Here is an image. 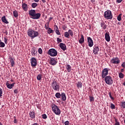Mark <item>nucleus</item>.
Instances as JSON below:
<instances>
[{
	"mask_svg": "<svg viewBox=\"0 0 125 125\" xmlns=\"http://www.w3.org/2000/svg\"><path fill=\"white\" fill-rule=\"evenodd\" d=\"M27 34L29 37L31 38L32 40H33V39H35L36 37H39V32L38 31H35L31 28L28 30Z\"/></svg>",
	"mask_w": 125,
	"mask_h": 125,
	"instance_id": "f257e3e1",
	"label": "nucleus"
},
{
	"mask_svg": "<svg viewBox=\"0 0 125 125\" xmlns=\"http://www.w3.org/2000/svg\"><path fill=\"white\" fill-rule=\"evenodd\" d=\"M51 107L53 113H54L55 115H57L58 116H60V115H61V110H60V109H59L58 106L56 105L55 104H52Z\"/></svg>",
	"mask_w": 125,
	"mask_h": 125,
	"instance_id": "f03ea898",
	"label": "nucleus"
},
{
	"mask_svg": "<svg viewBox=\"0 0 125 125\" xmlns=\"http://www.w3.org/2000/svg\"><path fill=\"white\" fill-rule=\"evenodd\" d=\"M104 16L105 19H107L108 20H112L113 19V15L110 10H107L104 12Z\"/></svg>",
	"mask_w": 125,
	"mask_h": 125,
	"instance_id": "7ed1b4c3",
	"label": "nucleus"
},
{
	"mask_svg": "<svg viewBox=\"0 0 125 125\" xmlns=\"http://www.w3.org/2000/svg\"><path fill=\"white\" fill-rule=\"evenodd\" d=\"M51 87L53 89V90L57 91L58 90H59L60 85L58 84V83H57L56 81L53 80L51 83Z\"/></svg>",
	"mask_w": 125,
	"mask_h": 125,
	"instance_id": "20e7f679",
	"label": "nucleus"
},
{
	"mask_svg": "<svg viewBox=\"0 0 125 125\" xmlns=\"http://www.w3.org/2000/svg\"><path fill=\"white\" fill-rule=\"evenodd\" d=\"M57 51L55 50V49H50L47 52V54L48 55H50V56H51L52 57H54L57 55Z\"/></svg>",
	"mask_w": 125,
	"mask_h": 125,
	"instance_id": "39448f33",
	"label": "nucleus"
},
{
	"mask_svg": "<svg viewBox=\"0 0 125 125\" xmlns=\"http://www.w3.org/2000/svg\"><path fill=\"white\" fill-rule=\"evenodd\" d=\"M104 81L106 84H112L113 83V78L110 76L104 77Z\"/></svg>",
	"mask_w": 125,
	"mask_h": 125,
	"instance_id": "423d86ee",
	"label": "nucleus"
},
{
	"mask_svg": "<svg viewBox=\"0 0 125 125\" xmlns=\"http://www.w3.org/2000/svg\"><path fill=\"white\" fill-rule=\"evenodd\" d=\"M109 72V69L108 68H104L102 72V78L104 79L108 75V73Z\"/></svg>",
	"mask_w": 125,
	"mask_h": 125,
	"instance_id": "0eeeda50",
	"label": "nucleus"
},
{
	"mask_svg": "<svg viewBox=\"0 0 125 125\" xmlns=\"http://www.w3.org/2000/svg\"><path fill=\"white\" fill-rule=\"evenodd\" d=\"M110 62L112 64H119L120 61V59H119V58L116 57L115 58H112L111 59Z\"/></svg>",
	"mask_w": 125,
	"mask_h": 125,
	"instance_id": "6e6552de",
	"label": "nucleus"
},
{
	"mask_svg": "<svg viewBox=\"0 0 125 125\" xmlns=\"http://www.w3.org/2000/svg\"><path fill=\"white\" fill-rule=\"evenodd\" d=\"M31 64L32 67H36L37 65H38V62L37 61V59L35 58H32L31 59Z\"/></svg>",
	"mask_w": 125,
	"mask_h": 125,
	"instance_id": "1a4fd4ad",
	"label": "nucleus"
},
{
	"mask_svg": "<svg viewBox=\"0 0 125 125\" xmlns=\"http://www.w3.org/2000/svg\"><path fill=\"white\" fill-rule=\"evenodd\" d=\"M50 65H52V66H54L55 65H56L57 64V61H56V60L55 58H51L50 60Z\"/></svg>",
	"mask_w": 125,
	"mask_h": 125,
	"instance_id": "9d476101",
	"label": "nucleus"
},
{
	"mask_svg": "<svg viewBox=\"0 0 125 125\" xmlns=\"http://www.w3.org/2000/svg\"><path fill=\"white\" fill-rule=\"evenodd\" d=\"M87 42L88 46L90 47H92V46H93V41H92V39H91V38L87 37Z\"/></svg>",
	"mask_w": 125,
	"mask_h": 125,
	"instance_id": "9b49d317",
	"label": "nucleus"
},
{
	"mask_svg": "<svg viewBox=\"0 0 125 125\" xmlns=\"http://www.w3.org/2000/svg\"><path fill=\"white\" fill-rule=\"evenodd\" d=\"M60 47L63 50V51H65V50H67V48L66 47V44H65L63 43H60Z\"/></svg>",
	"mask_w": 125,
	"mask_h": 125,
	"instance_id": "f8f14e48",
	"label": "nucleus"
},
{
	"mask_svg": "<svg viewBox=\"0 0 125 125\" xmlns=\"http://www.w3.org/2000/svg\"><path fill=\"white\" fill-rule=\"evenodd\" d=\"M105 39L106 41V42H110L111 40V39L110 38V34H109V32H106L105 34Z\"/></svg>",
	"mask_w": 125,
	"mask_h": 125,
	"instance_id": "ddd939ff",
	"label": "nucleus"
},
{
	"mask_svg": "<svg viewBox=\"0 0 125 125\" xmlns=\"http://www.w3.org/2000/svg\"><path fill=\"white\" fill-rule=\"evenodd\" d=\"M41 14L40 13H35L34 15V16L32 18V19H40L41 18Z\"/></svg>",
	"mask_w": 125,
	"mask_h": 125,
	"instance_id": "4468645a",
	"label": "nucleus"
},
{
	"mask_svg": "<svg viewBox=\"0 0 125 125\" xmlns=\"http://www.w3.org/2000/svg\"><path fill=\"white\" fill-rule=\"evenodd\" d=\"M29 14L30 16H31L32 18H33L35 14H36V10H29Z\"/></svg>",
	"mask_w": 125,
	"mask_h": 125,
	"instance_id": "2eb2a0df",
	"label": "nucleus"
},
{
	"mask_svg": "<svg viewBox=\"0 0 125 125\" xmlns=\"http://www.w3.org/2000/svg\"><path fill=\"white\" fill-rule=\"evenodd\" d=\"M98 51H99V48L98 46H94L93 53L95 54H98Z\"/></svg>",
	"mask_w": 125,
	"mask_h": 125,
	"instance_id": "dca6fc26",
	"label": "nucleus"
},
{
	"mask_svg": "<svg viewBox=\"0 0 125 125\" xmlns=\"http://www.w3.org/2000/svg\"><path fill=\"white\" fill-rule=\"evenodd\" d=\"M22 9L24 10V11H27L28 10V5L25 3H22Z\"/></svg>",
	"mask_w": 125,
	"mask_h": 125,
	"instance_id": "f3484780",
	"label": "nucleus"
},
{
	"mask_svg": "<svg viewBox=\"0 0 125 125\" xmlns=\"http://www.w3.org/2000/svg\"><path fill=\"white\" fill-rule=\"evenodd\" d=\"M15 84V83H13L9 84L8 83H6V85H7V87L9 88V89H11L13 86H14V85Z\"/></svg>",
	"mask_w": 125,
	"mask_h": 125,
	"instance_id": "a211bd4d",
	"label": "nucleus"
},
{
	"mask_svg": "<svg viewBox=\"0 0 125 125\" xmlns=\"http://www.w3.org/2000/svg\"><path fill=\"white\" fill-rule=\"evenodd\" d=\"M79 43L83 44V42H84V37L83 35H81V38L79 41Z\"/></svg>",
	"mask_w": 125,
	"mask_h": 125,
	"instance_id": "6ab92c4d",
	"label": "nucleus"
},
{
	"mask_svg": "<svg viewBox=\"0 0 125 125\" xmlns=\"http://www.w3.org/2000/svg\"><path fill=\"white\" fill-rule=\"evenodd\" d=\"M29 116L31 119H35L36 118V115L34 111H30L29 112Z\"/></svg>",
	"mask_w": 125,
	"mask_h": 125,
	"instance_id": "aec40b11",
	"label": "nucleus"
},
{
	"mask_svg": "<svg viewBox=\"0 0 125 125\" xmlns=\"http://www.w3.org/2000/svg\"><path fill=\"white\" fill-rule=\"evenodd\" d=\"M61 97H62V101H66V94L64 93H62Z\"/></svg>",
	"mask_w": 125,
	"mask_h": 125,
	"instance_id": "412c9836",
	"label": "nucleus"
},
{
	"mask_svg": "<svg viewBox=\"0 0 125 125\" xmlns=\"http://www.w3.org/2000/svg\"><path fill=\"white\" fill-rule=\"evenodd\" d=\"M101 26L104 30H105V29H107V25L105 24V22L103 21L101 23Z\"/></svg>",
	"mask_w": 125,
	"mask_h": 125,
	"instance_id": "4be33fe9",
	"label": "nucleus"
},
{
	"mask_svg": "<svg viewBox=\"0 0 125 125\" xmlns=\"http://www.w3.org/2000/svg\"><path fill=\"white\" fill-rule=\"evenodd\" d=\"M1 21L3 22V23H5V24H8V21H7V20H6V18H5V16H3L1 18Z\"/></svg>",
	"mask_w": 125,
	"mask_h": 125,
	"instance_id": "5701e85b",
	"label": "nucleus"
},
{
	"mask_svg": "<svg viewBox=\"0 0 125 125\" xmlns=\"http://www.w3.org/2000/svg\"><path fill=\"white\" fill-rule=\"evenodd\" d=\"M66 70L67 71V72H68V73H70V72H71V71L72 70V67H71V65H70V64H67L66 65Z\"/></svg>",
	"mask_w": 125,
	"mask_h": 125,
	"instance_id": "b1692460",
	"label": "nucleus"
},
{
	"mask_svg": "<svg viewBox=\"0 0 125 125\" xmlns=\"http://www.w3.org/2000/svg\"><path fill=\"white\" fill-rule=\"evenodd\" d=\"M31 54L33 56H36V49L35 48L32 49Z\"/></svg>",
	"mask_w": 125,
	"mask_h": 125,
	"instance_id": "393cba45",
	"label": "nucleus"
},
{
	"mask_svg": "<svg viewBox=\"0 0 125 125\" xmlns=\"http://www.w3.org/2000/svg\"><path fill=\"white\" fill-rule=\"evenodd\" d=\"M55 32L57 35H61V34L60 33V32L59 31V29H58V26L56 25Z\"/></svg>",
	"mask_w": 125,
	"mask_h": 125,
	"instance_id": "a878e982",
	"label": "nucleus"
},
{
	"mask_svg": "<svg viewBox=\"0 0 125 125\" xmlns=\"http://www.w3.org/2000/svg\"><path fill=\"white\" fill-rule=\"evenodd\" d=\"M77 85L78 88H82V87L83 86V83L81 82H78L77 83Z\"/></svg>",
	"mask_w": 125,
	"mask_h": 125,
	"instance_id": "bb28decb",
	"label": "nucleus"
},
{
	"mask_svg": "<svg viewBox=\"0 0 125 125\" xmlns=\"http://www.w3.org/2000/svg\"><path fill=\"white\" fill-rule=\"evenodd\" d=\"M10 61L11 62V65L12 67H13L14 66V64H15V62H14V60H13V59L12 58H10Z\"/></svg>",
	"mask_w": 125,
	"mask_h": 125,
	"instance_id": "cd10ccee",
	"label": "nucleus"
},
{
	"mask_svg": "<svg viewBox=\"0 0 125 125\" xmlns=\"http://www.w3.org/2000/svg\"><path fill=\"white\" fill-rule=\"evenodd\" d=\"M13 15L15 18H16V17H18V12H17V11L15 10L13 11Z\"/></svg>",
	"mask_w": 125,
	"mask_h": 125,
	"instance_id": "c85d7f7f",
	"label": "nucleus"
},
{
	"mask_svg": "<svg viewBox=\"0 0 125 125\" xmlns=\"http://www.w3.org/2000/svg\"><path fill=\"white\" fill-rule=\"evenodd\" d=\"M68 33L69 35H70V36H71V37H73L74 36V32H73V31H72V30H68Z\"/></svg>",
	"mask_w": 125,
	"mask_h": 125,
	"instance_id": "c756f323",
	"label": "nucleus"
},
{
	"mask_svg": "<svg viewBox=\"0 0 125 125\" xmlns=\"http://www.w3.org/2000/svg\"><path fill=\"white\" fill-rule=\"evenodd\" d=\"M55 96L56 98H60L61 97V94H60V93L58 92L56 93Z\"/></svg>",
	"mask_w": 125,
	"mask_h": 125,
	"instance_id": "7c9ffc66",
	"label": "nucleus"
},
{
	"mask_svg": "<svg viewBox=\"0 0 125 125\" xmlns=\"http://www.w3.org/2000/svg\"><path fill=\"white\" fill-rule=\"evenodd\" d=\"M47 33L48 34H52V33H53V30L52 29H51V28H49L47 30Z\"/></svg>",
	"mask_w": 125,
	"mask_h": 125,
	"instance_id": "2f4dec72",
	"label": "nucleus"
},
{
	"mask_svg": "<svg viewBox=\"0 0 125 125\" xmlns=\"http://www.w3.org/2000/svg\"><path fill=\"white\" fill-rule=\"evenodd\" d=\"M32 7H33V8H36V7H37V6H38V3H33L31 4Z\"/></svg>",
	"mask_w": 125,
	"mask_h": 125,
	"instance_id": "473e14b6",
	"label": "nucleus"
},
{
	"mask_svg": "<svg viewBox=\"0 0 125 125\" xmlns=\"http://www.w3.org/2000/svg\"><path fill=\"white\" fill-rule=\"evenodd\" d=\"M70 35L69 34V33L68 32H64V37L65 38H67V39H69Z\"/></svg>",
	"mask_w": 125,
	"mask_h": 125,
	"instance_id": "72a5a7b5",
	"label": "nucleus"
},
{
	"mask_svg": "<svg viewBox=\"0 0 125 125\" xmlns=\"http://www.w3.org/2000/svg\"><path fill=\"white\" fill-rule=\"evenodd\" d=\"M118 21H121L122 20V14H120L117 17Z\"/></svg>",
	"mask_w": 125,
	"mask_h": 125,
	"instance_id": "f704fd0d",
	"label": "nucleus"
},
{
	"mask_svg": "<svg viewBox=\"0 0 125 125\" xmlns=\"http://www.w3.org/2000/svg\"><path fill=\"white\" fill-rule=\"evenodd\" d=\"M42 75L41 74H39L37 77V79L38 81H41V80H42Z\"/></svg>",
	"mask_w": 125,
	"mask_h": 125,
	"instance_id": "c9c22d12",
	"label": "nucleus"
},
{
	"mask_svg": "<svg viewBox=\"0 0 125 125\" xmlns=\"http://www.w3.org/2000/svg\"><path fill=\"white\" fill-rule=\"evenodd\" d=\"M119 78H120V79H123L124 77V75L122 72H120L119 74Z\"/></svg>",
	"mask_w": 125,
	"mask_h": 125,
	"instance_id": "e433bc0d",
	"label": "nucleus"
},
{
	"mask_svg": "<svg viewBox=\"0 0 125 125\" xmlns=\"http://www.w3.org/2000/svg\"><path fill=\"white\" fill-rule=\"evenodd\" d=\"M5 46V44L3 42H0V47H4Z\"/></svg>",
	"mask_w": 125,
	"mask_h": 125,
	"instance_id": "4c0bfd02",
	"label": "nucleus"
},
{
	"mask_svg": "<svg viewBox=\"0 0 125 125\" xmlns=\"http://www.w3.org/2000/svg\"><path fill=\"white\" fill-rule=\"evenodd\" d=\"M38 52H39V54H42V48H39Z\"/></svg>",
	"mask_w": 125,
	"mask_h": 125,
	"instance_id": "58836bf2",
	"label": "nucleus"
},
{
	"mask_svg": "<svg viewBox=\"0 0 125 125\" xmlns=\"http://www.w3.org/2000/svg\"><path fill=\"white\" fill-rule=\"evenodd\" d=\"M57 41L58 43H59V42H62V40L59 38H57Z\"/></svg>",
	"mask_w": 125,
	"mask_h": 125,
	"instance_id": "ea45409f",
	"label": "nucleus"
},
{
	"mask_svg": "<svg viewBox=\"0 0 125 125\" xmlns=\"http://www.w3.org/2000/svg\"><path fill=\"white\" fill-rule=\"evenodd\" d=\"M42 119H47V116H46V114H44L42 115Z\"/></svg>",
	"mask_w": 125,
	"mask_h": 125,
	"instance_id": "a19ab883",
	"label": "nucleus"
},
{
	"mask_svg": "<svg viewBox=\"0 0 125 125\" xmlns=\"http://www.w3.org/2000/svg\"><path fill=\"white\" fill-rule=\"evenodd\" d=\"M108 94L109 95V97L112 99V100H114V97H112V93L111 92H109L108 93Z\"/></svg>",
	"mask_w": 125,
	"mask_h": 125,
	"instance_id": "79ce46f5",
	"label": "nucleus"
},
{
	"mask_svg": "<svg viewBox=\"0 0 125 125\" xmlns=\"http://www.w3.org/2000/svg\"><path fill=\"white\" fill-rule=\"evenodd\" d=\"M90 102H92V101H94V98L93 97H89Z\"/></svg>",
	"mask_w": 125,
	"mask_h": 125,
	"instance_id": "37998d69",
	"label": "nucleus"
},
{
	"mask_svg": "<svg viewBox=\"0 0 125 125\" xmlns=\"http://www.w3.org/2000/svg\"><path fill=\"white\" fill-rule=\"evenodd\" d=\"M111 109H115V105L113 104H110Z\"/></svg>",
	"mask_w": 125,
	"mask_h": 125,
	"instance_id": "c03bdc74",
	"label": "nucleus"
},
{
	"mask_svg": "<svg viewBox=\"0 0 125 125\" xmlns=\"http://www.w3.org/2000/svg\"><path fill=\"white\" fill-rule=\"evenodd\" d=\"M4 42L6 44H7V42L8 41V39H7V38H4Z\"/></svg>",
	"mask_w": 125,
	"mask_h": 125,
	"instance_id": "a18cd8bd",
	"label": "nucleus"
},
{
	"mask_svg": "<svg viewBox=\"0 0 125 125\" xmlns=\"http://www.w3.org/2000/svg\"><path fill=\"white\" fill-rule=\"evenodd\" d=\"M2 96V89L0 88V97Z\"/></svg>",
	"mask_w": 125,
	"mask_h": 125,
	"instance_id": "49530a36",
	"label": "nucleus"
},
{
	"mask_svg": "<svg viewBox=\"0 0 125 125\" xmlns=\"http://www.w3.org/2000/svg\"><path fill=\"white\" fill-rule=\"evenodd\" d=\"M122 106L123 108H125V102H123L122 103Z\"/></svg>",
	"mask_w": 125,
	"mask_h": 125,
	"instance_id": "de8ad7c7",
	"label": "nucleus"
},
{
	"mask_svg": "<svg viewBox=\"0 0 125 125\" xmlns=\"http://www.w3.org/2000/svg\"><path fill=\"white\" fill-rule=\"evenodd\" d=\"M64 125H70L69 121H67L64 122Z\"/></svg>",
	"mask_w": 125,
	"mask_h": 125,
	"instance_id": "09e8293b",
	"label": "nucleus"
},
{
	"mask_svg": "<svg viewBox=\"0 0 125 125\" xmlns=\"http://www.w3.org/2000/svg\"><path fill=\"white\" fill-rule=\"evenodd\" d=\"M49 24V23H48L47 25H46V24H45V28L46 30H48V29H49V28H48Z\"/></svg>",
	"mask_w": 125,
	"mask_h": 125,
	"instance_id": "8fccbe9b",
	"label": "nucleus"
},
{
	"mask_svg": "<svg viewBox=\"0 0 125 125\" xmlns=\"http://www.w3.org/2000/svg\"><path fill=\"white\" fill-rule=\"evenodd\" d=\"M14 93H15L16 94H17L18 93V89H16L14 90Z\"/></svg>",
	"mask_w": 125,
	"mask_h": 125,
	"instance_id": "3c124183",
	"label": "nucleus"
},
{
	"mask_svg": "<svg viewBox=\"0 0 125 125\" xmlns=\"http://www.w3.org/2000/svg\"><path fill=\"white\" fill-rule=\"evenodd\" d=\"M123 0H116V2H118V3H120V2L122 1Z\"/></svg>",
	"mask_w": 125,
	"mask_h": 125,
	"instance_id": "603ef678",
	"label": "nucleus"
},
{
	"mask_svg": "<svg viewBox=\"0 0 125 125\" xmlns=\"http://www.w3.org/2000/svg\"><path fill=\"white\" fill-rule=\"evenodd\" d=\"M122 66L124 68H125V62H123L122 64Z\"/></svg>",
	"mask_w": 125,
	"mask_h": 125,
	"instance_id": "864d4df0",
	"label": "nucleus"
},
{
	"mask_svg": "<svg viewBox=\"0 0 125 125\" xmlns=\"http://www.w3.org/2000/svg\"><path fill=\"white\" fill-rule=\"evenodd\" d=\"M52 19H53V18L52 17H50L49 18V22H50V21H51V20H52Z\"/></svg>",
	"mask_w": 125,
	"mask_h": 125,
	"instance_id": "5fc2aeb1",
	"label": "nucleus"
},
{
	"mask_svg": "<svg viewBox=\"0 0 125 125\" xmlns=\"http://www.w3.org/2000/svg\"><path fill=\"white\" fill-rule=\"evenodd\" d=\"M42 2H43V3H44L45 2H46V0H41Z\"/></svg>",
	"mask_w": 125,
	"mask_h": 125,
	"instance_id": "6e6d98bb",
	"label": "nucleus"
},
{
	"mask_svg": "<svg viewBox=\"0 0 125 125\" xmlns=\"http://www.w3.org/2000/svg\"><path fill=\"white\" fill-rule=\"evenodd\" d=\"M114 120H115V123H118V119H116L115 118V117H114Z\"/></svg>",
	"mask_w": 125,
	"mask_h": 125,
	"instance_id": "4d7b16f0",
	"label": "nucleus"
},
{
	"mask_svg": "<svg viewBox=\"0 0 125 125\" xmlns=\"http://www.w3.org/2000/svg\"><path fill=\"white\" fill-rule=\"evenodd\" d=\"M115 125H120V122L115 123Z\"/></svg>",
	"mask_w": 125,
	"mask_h": 125,
	"instance_id": "13d9d810",
	"label": "nucleus"
},
{
	"mask_svg": "<svg viewBox=\"0 0 125 125\" xmlns=\"http://www.w3.org/2000/svg\"><path fill=\"white\" fill-rule=\"evenodd\" d=\"M5 33L6 34V36L8 35V32L6 30H5Z\"/></svg>",
	"mask_w": 125,
	"mask_h": 125,
	"instance_id": "bf43d9fd",
	"label": "nucleus"
},
{
	"mask_svg": "<svg viewBox=\"0 0 125 125\" xmlns=\"http://www.w3.org/2000/svg\"><path fill=\"white\" fill-rule=\"evenodd\" d=\"M66 28H67V27H66V26H63L62 27V28H63V30H65V29H66Z\"/></svg>",
	"mask_w": 125,
	"mask_h": 125,
	"instance_id": "052dcab7",
	"label": "nucleus"
},
{
	"mask_svg": "<svg viewBox=\"0 0 125 125\" xmlns=\"http://www.w3.org/2000/svg\"><path fill=\"white\" fill-rule=\"evenodd\" d=\"M35 2H39L40 1V0H34Z\"/></svg>",
	"mask_w": 125,
	"mask_h": 125,
	"instance_id": "680f3d73",
	"label": "nucleus"
},
{
	"mask_svg": "<svg viewBox=\"0 0 125 125\" xmlns=\"http://www.w3.org/2000/svg\"><path fill=\"white\" fill-rule=\"evenodd\" d=\"M124 69H122L121 70V73H123V72H124Z\"/></svg>",
	"mask_w": 125,
	"mask_h": 125,
	"instance_id": "e2e57ef3",
	"label": "nucleus"
},
{
	"mask_svg": "<svg viewBox=\"0 0 125 125\" xmlns=\"http://www.w3.org/2000/svg\"><path fill=\"white\" fill-rule=\"evenodd\" d=\"M14 123L15 124H16V123H17V121L16 120V119L14 120Z\"/></svg>",
	"mask_w": 125,
	"mask_h": 125,
	"instance_id": "0e129e2a",
	"label": "nucleus"
},
{
	"mask_svg": "<svg viewBox=\"0 0 125 125\" xmlns=\"http://www.w3.org/2000/svg\"><path fill=\"white\" fill-rule=\"evenodd\" d=\"M91 1H92V2H94L95 1V0H91Z\"/></svg>",
	"mask_w": 125,
	"mask_h": 125,
	"instance_id": "69168bd1",
	"label": "nucleus"
},
{
	"mask_svg": "<svg viewBox=\"0 0 125 125\" xmlns=\"http://www.w3.org/2000/svg\"><path fill=\"white\" fill-rule=\"evenodd\" d=\"M0 125H2V124H1L0 122Z\"/></svg>",
	"mask_w": 125,
	"mask_h": 125,
	"instance_id": "338daca9",
	"label": "nucleus"
},
{
	"mask_svg": "<svg viewBox=\"0 0 125 125\" xmlns=\"http://www.w3.org/2000/svg\"><path fill=\"white\" fill-rule=\"evenodd\" d=\"M1 42V40H0V42Z\"/></svg>",
	"mask_w": 125,
	"mask_h": 125,
	"instance_id": "774afa93",
	"label": "nucleus"
}]
</instances>
